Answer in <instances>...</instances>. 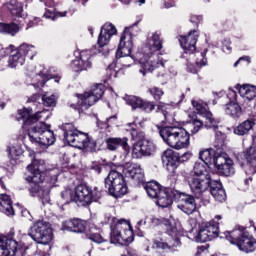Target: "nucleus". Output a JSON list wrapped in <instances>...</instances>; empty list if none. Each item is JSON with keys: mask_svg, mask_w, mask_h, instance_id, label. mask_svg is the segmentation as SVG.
<instances>
[{"mask_svg": "<svg viewBox=\"0 0 256 256\" xmlns=\"http://www.w3.org/2000/svg\"><path fill=\"white\" fill-rule=\"evenodd\" d=\"M39 101H42L41 104ZM28 103H32V106L19 110L16 119L22 121V129L27 131L28 139L31 143H36L41 147H51L54 145L55 133L51 131V125L45 124V122H39L41 113L43 110L41 107H55V95L46 93L42 97L39 94H33Z\"/></svg>", "mask_w": 256, "mask_h": 256, "instance_id": "obj_1", "label": "nucleus"}, {"mask_svg": "<svg viewBox=\"0 0 256 256\" xmlns=\"http://www.w3.org/2000/svg\"><path fill=\"white\" fill-rule=\"evenodd\" d=\"M163 49V40L158 32L152 33L147 39V43L142 52H137L136 58L140 64L139 73L145 77L147 73L155 71V69H167L169 67V59L163 54H157V51Z\"/></svg>", "mask_w": 256, "mask_h": 256, "instance_id": "obj_2", "label": "nucleus"}, {"mask_svg": "<svg viewBox=\"0 0 256 256\" xmlns=\"http://www.w3.org/2000/svg\"><path fill=\"white\" fill-rule=\"evenodd\" d=\"M199 39V33L196 30L189 32L187 36H181L179 39L183 49L182 59H186V67L190 73H197V67H205L207 65V49L202 52L197 51L196 45Z\"/></svg>", "mask_w": 256, "mask_h": 256, "instance_id": "obj_3", "label": "nucleus"}, {"mask_svg": "<svg viewBox=\"0 0 256 256\" xmlns=\"http://www.w3.org/2000/svg\"><path fill=\"white\" fill-rule=\"evenodd\" d=\"M27 170L30 173L26 177L27 183H30L29 192L31 197H35L39 193L41 187L39 183H43L44 180L50 182V185L57 183V173L55 170H51L46 173L45 176V161L34 159L30 165L27 166Z\"/></svg>", "mask_w": 256, "mask_h": 256, "instance_id": "obj_4", "label": "nucleus"}, {"mask_svg": "<svg viewBox=\"0 0 256 256\" xmlns=\"http://www.w3.org/2000/svg\"><path fill=\"white\" fill-rule=\"evenodd\" d=\"M223 235L229 243L237 245L238 249L244 253H253L256 249L255 238L243 226H237L232 231L224 232Z\"/></svg>", "mask_w": 256, "mask_h": 256, "instance_id": "obj_5", "label": "nucleus"}, {"mask_svg": "<svg viewBox=\"0 0 256 256\" xmlns=\"http://www.w3.org/2000/svg\"><path fill=\"white\" fill-rule=\"evenodd\" d=\"M64 132V141H67L70 147L91 151L95 147V142L89 138V135L77 130L73 123H66L62 126Z\"/></svg>", "mask_w": 256, "mask_h": 256, "instance_id": "obj_6", "label": "nucleus"}, {"mask_svg": "<svg viewBox=\"0 0 256 256\" xmlns=\"http://www.w3.org/2000/svg\"><path fill=\"white\" fill-rule=\"evenodd\" d=\"M151 224L153 225V227H159V225H165L166 235L170 237L168 238V242L155 240L154 245L156 249L167 250V249H173V247H179L181 245V240L179 239V231L177 230V227L171 224V222L165 219L152 218Z\"/></svg>", "mask_w": 256, "mask_h": 256, "instance_id": "obj_7", "label": "nucleus"}, {"mask_svg": "<svg viewBox=\"0 0 256 256\" xmlns=\"http://www.w3.org/2000/svg\"><path fill=\"white\" fill-rule=\"evenodd\" d=\"M105 93V86L103 84H98L94 86V88L85 92L84 94H76L77 103H68L71 109H76L78 111H84L85 109H89V107H93L99 99L103 97Z\"/></svg>", "mask_w": 256, "mask_h": 256, "instance_id": "obj_8", "label": "nucleus"}, {"mask_svg": "<svg viewBox=\"0 0 256 256\" xmlns=\"http://www.w3.org/2000/svg\"><path fill=\"white\" fill-rule=\"evenodd\" d=\"M28 235L39 245H49L53 241V228L49 222L38 220L30 227Z\"/></svg>", "mask_w": 256, "mask_h": 256, "instance_id": "obj_9", "label": "nucleus"}, {"mask_svg": "<svg viewBox=\"0 0 256 256\" xmlns=\"http://www.w3.org/2000/svg\"><path fill=\"white\" fill-rule=\"evenodd\" d=\"M105 189L108 190L109 195L119 199L123 195H127V183L123 174L116 170H111L104 180Z\"/></svg>", "mask_w": 256, "mask_h": 256, "instance_id": "obj_10", "label": "nucleus"}, {"mask_svg": "<svg viewBox=\"0 0 256 256\" xmlns=\"http://www.w3.org/2000/svg\"><path fill=\"white\" fill-rule=\"evenodd\" d=\"M110 242L113 245L127 246L133 243V229L127 220H119L113 228H111Z\"/></svg>", "mask_w": 256, "mask_h": 256, "instance_id": "obj_11", "label": "nucleus"}, {"mask_svg": "<svg viewBox=\"0 0 256 256\" xmlns=\"http://www.w3.org/2000/svg\"><path fill=\"white\" fill-rule=\"evenodd\" d=\"M137 27V23L133 26L125 28L116 51V59H126L128 63H135V56L131 55L133 51V28Z\"/></svg>", "mask_w": 256, "mask_h": 256, "instance_id": "obj_12", "label": "nucleus"}, {"mask_svg": "<svg viewBox=\"0 0 256 256\" xmlns=\"http://www.w3.org/2000/svg\"><path fill=\"white\" fill-rule=\"evenodd\" d=\"M100 199L101 192L97 187L92 190L89 186L80 184L75 188L74 203L79 207H87V205H91L93 201L97 202Z\"/></svg>", "mask_w": 256, "mask_h": 256, "instance_id": "obj_13", "label": "nucleus"}, {"mask_svg": "<svg viewBox=\"0 0 256 256\" xmlns=\"http://www.w3.org/2000/svg\"><path fill=\"white\" fill-rule=\"evenodd\" d=\"M217 237H219V223L212 220L200 225L194 240L196 243H207V241H213Z\"/></svg>", "mask_w": 256, "mask_h": 256, "instance_id": "obj_14", "label": "nucleus"}, {"mask_svg": "<svg viewBox=\"0 0 256 256\" xmlns=\"http://www.w3.org/2000/svg\"><path fill=\"white\" fill-rule=\"evenodd\" d=\"M213 181L214 180L211 176H190L188 178V185L195 197H197V199H201V197H203V193H207V191H209Z\"/></svg>", "mask_w": 256, "mask_h": 256, "instance_id": "obj_15", "label": "nucleus"}, {"mask_svg": "<svg viewBox=\"0 0 256 256\" xmlns=\"http://www.w3.org/2000/svg\"><path fill=\"white\" fill-rule=\"evenodd\" d=\"M78 55L70 64L72 71L81 73V71H89L93 68V51L82 50Z\"/></svg>", "mask_w": 256, "mask_h": 256, "instance_id": "obj_16", "label": "nucleus"}, {"mask_svg": "<svg viewBox=\"0 0 256 256\" xmlns=\"http://www.w3.org/2000/svg\"><path fill=\"white\" fill-rule=\"evenodd\" d=\"M192 105L194 109H196L197 113L206 117V121L204 124V127H206V129H213L214 131H217V129H219V123H221V121L213 117V114L211 113V111H209V106L207 105V103L203 102V100H192Z\"/></svg>", "mask_w": 256, "mask_h": 256, "instance_id": "obj_17", "label": "nucleus"}, {"mask_svg": "<svg viewBox=\"0 0 256 256\" xmlns=\"http://www.w3.org/2000/svg\"><path fill=\"white\" fill-rule=\"evenodd\" d=\"M214 167L225 177L235 175V167L233 160L225 152H216V159L214 160Z\"/></svg>", "mask_w": 256, "mask_h": 256, "instance_id": "obj_18", "label": "nucleus"}, {"mask_svg": "<svg viewBox=\"0 0 256 256\" xmlns=\"http://www.w3.org/2000/svg\"><path fill=\"white\" fill-rule=\"evenodd\" d=\"M0 256H25L21 250V244L15 239L0 236Z\"/></svg>", "mask_w": 256, "mask_h": 256, "instance_id": "obj_19", "label": "nucleus"}, {"mask_svg": "<svg viewBox=\"0 0 256 256\" xmlns=\"http://www.w3.org/2000/svg\"><path fill=\"white\" fill-rule=\"evenodd\" d=\"M155 153V144L149 140L138 141L132 148L133 159H141V157H151Z\"/></svg>", "mask_w": 256, "mask_h": 256, "instance_id": "obj_20", "label": "nucleus"}, {"mask_svg": "<svg viewBox=\"0 0 256 256\" xmlns=\"http://www.w3.org/2000/svg\"><path fill=\"white\" fill-rule=\"evenodd\" d=\"M122 99L127 103L133 110L142 109L145 113H152L155 111V102L145 101L137 96L125 94Z\"/></svg>", "mask_w": 256, "mask_h": 256, "instance_id": "obj_21", "label": "nucleus"}, {"mask_svg": "<svg viewBox=\"0 0 256 256\" xmlns=\"http://www.w3.org/2000/svg\"><path fill=\"white\" fill-rule=\"evenodd\" d=\"M176 201H178L177 207L186 215H193L195 209H197V204L195 203V198L189 194L181 193L177 190Z\"/></svg>", "mask_w": 256, "mask_h": 256, "instance_id": "obj_22", "label": "nucleus"}, {"mask_svg": "<svg viewBox=\"0 0 256 256\" xmlns=\"http://www.w3.org/2000/svg\"><path fill=\"white\" fill-rule=\"evenodd\" d=\"M123 174L127 179H131L134 185H139V183H145V172L139 164H126L123 167Z\"/></svg>", "mask_w": 256, "mask_h": 256, "instance_id": "obj_23", "label": "nucleus"}, {"mask_svg": "<svg viewBox=\"0 0 256 256\" xmlns=\"http://www.w3.org/2000/svg\"><path fill=\"white\" fill-rule=\"evenodd\" d=\"M162 163L170 175H175L179 163V154L172 149H167L162 154Z\"/></svg>", "mask_w": 256, "mask_h": 256, "instance_id": "obj_24", "label": "nucleus"}, {"mask_svg": "<svg viewBox=\"0 0 256 256\" xmlns=\"http://www.w3.org/2000/svg\"><path fill=\"white\" fill-rule=\"evenodd\" d=\"M177 190L173 188H164L160 192V195L156 198V204L158 207H161L162 209H165L167 207H171L173 205V199L174 201L177 200Z\"/></svg>", "mask_w": 256, "mask_h": 256, "instance_id": "obj_25", "label": "nucleus"}, {"mask_svg": "<svg viewBox=\"0 0 256 256\" xmlns=\"http://www.w3.org/2000/svg\"><path fill=\"white\" fill-rule=\"evenodd\" d=\"M179 129L180 127L177 126H166L159 130L160 137H162L163 141H165L169 147H172V149L177 141Z\"/></svg>", "mask_w": 256, "mask_h": 256, "instance_id": "obj_26", "label": "nucleus"}, {"mask_svg": "<svg viewBox=\"0 0 256 256\" xmlns=\"http://www.w3.org/2000/svg\"><path fill=\"white\" fill-rule=\"evenodd\" d=\"M113 35H117V28H115L111 23L104 24L98 37L99 47H105L109 41H111V37H113Z\"/></svg>", "mask_w": 256, "mask_h": 256, "instance_id": "obj_27", "label": "nucleus"}, {"mask_svg": "<svg viewBox=\"0 0 256 256\" xmlns=\"http://www.w3.org/2000/svg\"><path fill=\"white\" fill-rule=\"evenodd\" d=\"M62 229L64 231H71L72 233H85L87 229V221L81 220L79 218L66 220L62 224Z\"/></svg>", "mask_w": 256, "mask_h": 256, "instance_id": "obj_28", "label": "nucleus"}, {"mask_svg": "<svg viewBox=\"0 0 256 256\" xmlns=\"http://www.w3.org/2000/svg\"><path fill=\"white\" fill-rule=\"evenodd\" d=\"M189 145H191V134L185 128L180 127L172 149L179 151L180 149H187Z\"/></svg>", "mask_w": 256, "mask_h": 256, "instance_id": "obj_29", "label": "nucleus"}, {"mask_svg": "<svg viewBox=\"0 0 256 256\" xmlns=\"http://www.w3.org/2000/svg\"><path fill=\"white\" fill-rule=\"evenodd\" d=\"M128 141H129V139H127V137L108 138L106 140V144H107L109 151H116V149H119V147H122L124 153L126 155H129V153L131 151V147H129Z\"/></svg>", "mask_w": 256, "mask_h": 256, "instance_id": "obj_30", "label": "nucleus"}, {"mask_svg": "<svg viewBox=\"0 0 256 256\" xmlns=\"http://www.w3.org/2000/svg\"><path fill=\"white\" fill-rule=\"evenodd\" d=\"M247 161L246 175H255L256 173V147H250L244 152Z\"/></svg>", "mask_w": 256, "mask_h": 256, "instance_id": "obj_31", "label": "nucleus"}, {"mask_svg": "<svg viewBox=\"0 0 256 256\" xmlns=\"http://www.w3.org/2000/svg\"><path fill=\"white\" fill-rule=\"evenodd\" d=\"M208 191L211 193L215 201H218L219 203H223V201L227 199V194L225 193L223 184H221L220 181L214 180Z\"/></svg>", "mask_w": 256, "mask_h": 256, "instance_id": "obj_32", "label": "nucleus"}, {"mask_svg": "<svg viewBox=\"0 0 256 256\" xmlns=\"http://www.w3.org/2000/svg\"><path fill=\"white\" fill-rule=\"evenodd\" d=\"M236 89L239 91V95L242 99L247 101H253L256 97V86L251 84H243L242 86L236 85Z\"/></svg>", "mask_w": 256, "mask_h": 256, "instance_id": "obj_33", "label": "nucleus"}, {"mask_svg": "<svg viewBox=\"0 0 256 256\" xmlns=\"http://www.w3.org/2000/svg\"><path fill=\"white\" fill-rule=\"evenodd\" d=\"M0 212L4 213L8 217L15 215V211L13 210V202L11 201V197L7 194L0 195Z\"/></svg>", "mask_w": 256, "mask_h": 256, "instance_id": "obj_34", "label": "nucleus"}, {"mask_svg": "<svg viewBox=\"0 0 256 256\" xmlns=\"http://www.w3.org/2000/svg\"><path fill=\"white\" fill-rule=\"evenodd\" d=\"M144 189L150 199H157L161 195L162 191L165 190V188L156 181L148 182Z\"/></svg>", "mask_w": 256, "mask_h": 256, "instance_id": "obj_35", "label": "nucleus"}, {"mask_svg": "<svg viewBox=\"0 0 256 256\" xmlns=\"http://www.w3.org/2000/svg\"><path fill=\"white\" fill-rule=\"evenodd\" d=\"M7 8L10 11L11 15H13V17H17L18 19L27 18V13H25V11L23 10V3L12 0L7 5Z\"/></svg>", "mask_w": 256, "mask_h": 256, "instance_id": "obj_36", "label": "nucleus"}, {"mask_svg": "<svg viewBox=\"0 0 256 256\" xmlns=\"http://www.w3.org/2000/svg\"><path fill=\"white\" fill-rule=\"evenodd\" d=\"M199 159L201 160V163L215 166V160L217 159V150L215 148L203 150L199 153Z\"/></svg>", "mask_w": 256, "mask_h": 256, "instance_id": "obj_37", "label": "nucleus"}, {"mask_svg": "<svg viewBox=\"0 0 256 256\" xmlns=\"http://www.w3.org/2000/svg\"><path fill=\"white\" fill-rule=\"evenodd\" d=\"M226 115L232 117V119H239L243 115V109L237 102H229L224 106Z\"/></svg>", "mask_w": 256, "mask_h": 256, "instance_id": "obj_38", "label": "nucleus"}, {"mask_svg": "<svg viewBox=\"0 0 256 256\" xmlns=\"http://www.w3.org/2000/svg\"><path fill=\"white\" fill-rule=\"evenodd\" d=\"M21 31V27H19L18 24L15 23H3L0 22V33H3L4 35H11V37H15L17 33Z\"/></svg>", "mask_w": 256, "mask_h": 256, "instance_id": "obj_39", "label": "nucleus"}, {"mask_svg": "<svg viewBox=\"0 0 256 256\" xmlns=\"http://www.w3.org/2000/svg\"><path fill=\"white\" fill-rule=\"evenodd\" d=\"M253 127H255V121L246 120L234 128V134L242 137L243 135H247Z\"/></svg>", "mask_w": 256, "mask_h": 256, "instance_id": "obj_40", "label": "nucleus"}, {"mask_svg": "<svg viewBox=\"0 0 256 256\" xmlns=\"http://www.w3.org/2000/svg\"><path fill=\"white\" fill-rule=\"evenodd\" d=\"M22 65H25V58L17 49L16 51L12 52V55H10L8 60V67L15 69V67H21Z\"/></svg>", "mask_w": 256, "mask_h": 256, "instance_id": "obj_41", "label": "nucleus"}, {"mask_svg": "<svg viewBox=\"0 0 256 256\" xmlns=\"http://www.w3.org/2000/svg\"><path fill=\"white\" fill-rule=\"evenodd\" d=\"M225 143H227V135L221 131H216L214 142L216 153H225Z\"/></svg>", "mask_w": 256, "mask_h": 256, "instance_id": "obj_42", "label": "nucleus"}, {"mask_svg": "<svg viewBox=\"0 0 256 256\" xmlns=\"http://www.w3.org/2000/svg\"><path fill=\"white\" fill-rule=\"evenodd\" d=\"M202 128L203 122L197 118H192L190 121L186 122L184 129H186L188 133H191V135H196V133H199Z\"/></svg>", "mask_w": 256, "mask_h": 256, "instance_id": "obj_43", "label": "nucleus"}, {"mask_svg": "<svg viewBox=\"0 0 256 256\" xmlns=\"http://www.w3.org/2000/svg\"><path fill=\"white\" fill-rule=\"evenodd\" d=\"M18 50H19V53L23 55L24 59L25 57H28V59L33 60V57L37 55V48L27 43L21 44L18 47Z\"/></svg>", "mask_w": 256, "mask_h": 256, "instance_id": "obj_44", "label": "nucleus"}, {"mask_svg": "<svg viewBox=\"0 0 256 256\" xmlns=\"http://www.w3.org/2000/svg\"><path fill=\"white\" fill-rule=\"evenodd\" d=\"M208 167L209 165L205 162H195L193 167L194 175H192V177H211V174H209V172L207 171Z\"/></svg>", "mask_w": 256, "mask_h": 256, "instance_id": "obj_45", "label": "nucleus"}, {"mask_svg": "<svg viewBox=\"0 0 256 256\" xmlns=\"http://www.w3.org/2000/svg\"><path fill=\"white\" fill-rule=\"evenodd\" d=\"M183 99H185V94H182L180 96V100L177 103H174V105H179ZM173 104H165L163 102H159L158 107H157V112L162 113L164 119L167 121V117H169V112L167 111L168 109H171V106Z\"/></svg>", "mask_w": 256, "mask_h": 256, "instance_id": "obj_46", "label": "nucleus"}, {"mask_svg": "<svg viewBox=\"0 0 256 256\" xmlns=\"http://www.w3.org/2000/svg\"><path fill=\"white\" fill-rule=\"evenodd\" d=\"M86 239L93 241V243H105V239L98 233L97 228H90L88 231L85 232Z\"/></svg>", "mask_w": 256, "mask_h": 256, "instance_id": "obj_47", "label": "nucleus"}, {"mask_svg": "<svg viewBox=\"0 0 256 256\" xmlns=\"http://www.w3.org/2000/svg\"><path fill=\"white\" fill-rule=\"evenodd\" d=\"M54 4L50 5V8L46 9L44 13L45 19H51V21H55L57 17H67V14L69 12L64 11V12H55Z\"/></svg>", "mask_w": 256, "mask_h": 256, "instance_id": "obj_48", "label": "nucleus"}, {"mask_svg": "<svg viewBox=\"0 0 256 256\" xmlns=\"http://www.w3.org/2000/svg\"><path fill=\"white\" fill-rule=\"evenodd\" d=\"M8 155L12 161H17L18 157L23 155V148L20 145H12L8 147Z\"/></svg>", "mask_w": 256, "mask_h": 256, "instance_id": "obj_49", "label": "nucleus"}, {"mask_svg": "<svg viewBox=\"0 0 256 256\" xmlns=\"http://www.w3.org/2000/svg\"><path fill=\"white\" fill-rule=\"evenodd\" d=\"M148 93H150V95L153 97L155 101H161V97L165 95L163 89L156 86L149 88Z\"/></svg>", "mask_w": 256, "mask_h": 256, "instance_id": "obj_50", "label": "nucleus"}, {"mask_svg": "<svg viewBox=\"0 0 256 256\" xmlns=\"http://www.w3.org/2000/svg\"><path fill=\"white\" fill-rule=\"evenodd\" d=\"M61 198L65 203H71V201H75V194H73V190H71V188H66L61 192Z\"/></svg>", "mask_w": 256, "mask_h": 256, "instance_id": "obj_51", "label": "nucleus"}, {"mask_svg": "<svg viewBox=\"0 0 256 256\" xmlns=\"http://www.w3.org/2000/svg\"><path fill=\"white\" fill-rule=\"evenodd\" d=\"M117 218L113 217L111 214H105L104 223L110 225V228L113 229L117 225Z\"/></svg>", "mask_w": 256, "mask_h": 256, "instance_id": "obj_52", "label": "nucleus"}, {"mask_svg": "<svg viewBox=\"0 0 256 256\" xmlns=\"http://www.w3.org/2000/svg\"><path fill=\"white\" fill-rule=\"evenodd\" d=\"M39 77H42L43 81L38 82V83L36 84L37 87H43V85H45V83H47V81H49V79H55V76H54V75L45 74V73L39 74Z\"/></svg>", "mask_w": 256, "mask_h": 256, "instance_id": "obj_53", "label": "nucleus"}, {"mask_svg": "<svg viewBox=\"0 0 256 256\" xmlns=\"http://www.w3.org/2000/svg\"><path fill=\"white\" fill-rule=\"evenodd\" d=\"M231 39L226 38L222 41V51L224 53H231Z\"/></svg>", "mask_w": 256, "mask_h": 256, "instance_id": "obj_54", "label": "nucleus"}, {"mask_svg": "<svg viewBox=\"0 0 256 256\" xmlns=\"http://www.w3.org/2000/svg\"><path fill=\"white\" fill-rule=\"evenodd\" d=\"M227 98L229 103H237V92L231 88L228 89Z\"/></svg>", "mask_w": 256, "mask_h": 256, "instance_id": "obj_55", "label": "nucleus"}, {"mask_svg": "<svg viewBox=\"0 0 256 256\" xmlns=\"http://www.w3.org/2000/svg\"><path fill=\"white\" fill-rule=\"evenodd\" d=\"M205 253H209V245L198 246L195 256H203Z\"/></svg>", "mask_w": 256, "mask_h": 256, "instance_id": "obj_56", "label": "nucleus"}, {"mask_svg": "<svg viewBox=\"0 0 256 256\" xmlns=\"http://www.w3.org/2000/svg\"><path fill=\"white\" fill-rule=\"evenodd\" d=\"M245 63V65H249L251 63V58L249 56H242L240 57L235 63H234V67H237V65H239V63Z\"/></svg>", "mask_w": 256, "mask_h": 256, "instance_id": "obj_57", "label": "nucleus"}, {"mask_svg": "<svg viewBox=\"0 0 256 256\" xmlns=\"http://www.w3.org/2000/svg\"><path fill=\"white\" fill-rule=\"evenodd\" d=\"M157 77L160 79L162 85H165V83H167V71L164 70L162 73L159 72L157 74Z\"/></svg>", "mask_w": 256, "mask_h": 256, "instance_id": "obj_58", "label": "nucleus"}, {"mask_svg": "<svg viewBox=\"0 0 256 256\" xmlns=\"http://www.w3.org/2000/svg\"><path fill=\"white\" fill-rule=\"evenodd\" d=\"M107 127H112V125H117V115H113L106 119Z\"/></svg>", "mask_w": 256, "mask_h": 256, "instance_id": "obj_59", "label": "nucleus"}, {"mask_svg": "<svg viewBox=\"0 0 256 256\" xmlns=\"http://www.w3.org/2000/svg\"><path fill=\"white\" fill-rule=\"evenodd\" d=\"M190 21L191 23H195V25H199V23L203 21V17L194 15V16H191Z\"/></svg>", "mask_w": 256, "mask_h": 256, "instance_id": "obj_60", "label": "nucleus"}, {"mask_svg": "<svg viewBox=\"0 0 256 256\" xmlns=\"http://www.w3.org/2000/svg\"><path fill=\"white\" fill-rule=\"evenodd\" d=\"M9 48H4L0 45V59H3V57H7L9 55Z\"/></svg>", "mask_w": 256, "mask_h": 256, "instance_id": "obj_61", "label": "nucleus"}, {"mask_svg": "<svg viewBox=\"0 0 256 256\" xmlns=\"http://www.w3.org/2000/svg\"><path fill=\"white\" fill-rule=\"evenodd\" d=\"M119 59L120 63H122V67H130L131 65H133V63H129V61H127V59L125 58H117Z\"/></svg>", "mask_w": 256, "mask_h": 256, "instance_id": "obj_62", "label": "nucleus"}, {"mask_svg": "<svg viewBox=\"0 0 256 256\" xmlns=\"http://www.w3.org/2000/svg\"><path fill=\"white\" fill-rule=\"evenodd\" d=\"M92 171H95L98 175L101 173L102 169L99 165L92 166Z\"/></svg>", "mask_w": 256, "mask_h": 256, "instance_id": "obj_63", "label": "nucleus"}, {"mask_svg": "<svg viewBox=\"0 0 256 256\" xmlns=\"http://www.w3.org/2000/svg\"><path fill=\"white\" fill-rule=\"evenodd\" d=\"M187 159H191V153L187 152L182 155V161H187Z\"/></svg>", "mask_w": 256, "mask_h": 256, "instance_id": "obj_64", "label": "nucleus"}]
</instances>
